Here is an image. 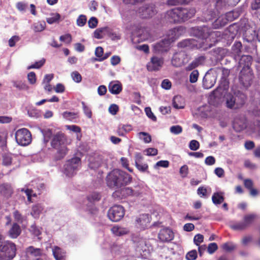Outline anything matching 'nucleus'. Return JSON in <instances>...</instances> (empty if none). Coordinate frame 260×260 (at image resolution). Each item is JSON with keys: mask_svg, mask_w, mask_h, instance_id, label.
<instances>
[{"mask_svg": "<svg viewBox=\"0 0 260 260\" xmlns=\"http://www.w3.org/2000/svg\"><path fill=\"white\" fill-rule=\"evenodd\" d=\"M107 186L111 189H117L129 184L132 176L127 173L119 169H114L106 177Z\"/></svg>", "mask_w": 260, "mask_h": 260, "instance_id": "f257e3e1", "label": "nucleus"}, {"mask_svg": "<svg viewBox=\"0 0 260 260\" xmlns=\"http://www.w3.org/2000/svg\"><path fill=\"white\" fill-rule=\"evenodd\" d=\"M196 12L194 8L177 7L168 10L165 18L171 23H179L192 18Z\"/></svg>", "mask_w": 260, "mask_h": 260, "instance_id": "f03ea898", "label": "nucleus"}, {"mask_svg": "<svg viewBox=\"0 0 260 260\" xmlns=\"http://www.w3.org/2000/svg\"><path fill=\"white\" fill-rule=\"evenodd\" d=\"M50 144L51 147L57 150L54 155L55 160L62 159L68 154V140L66 135L62 132H58L53 135Z\"/></svg>", "mask_w": 260, "mask_h": 260, "instance_id": "7ed1b4c3", "label": "nucleus"}, {"mask_svg": "<svg viewBox=\"0 0 260 260\" xmlns=\"http://www.w3.org/2000/svg\"><path fill=\"white\" fill-rule=\"evenodd\" d=\"M217 31H213L212 29L206 26H196L191 29V34L194 37L201 39L202 42L200 43H205V44H212V46L214 45L216 40H213L212 43H209L208 39L211 41V39H214L217 36Z\"/></svg>", "mask_w": 260, "mask_h": 260, "instance_id": "20e7f679", "label": "nucleus"}, {"mask_svg": "<svg viewBox=\"0 0 260 260\" xmlns=\"http://www.w3.org/2000/svg\"><path fill=\"white\" fill-rule=\"evenodd\" d=\"M16 245L11 241H5L0 249V260H12L16 254Z\"/></svg>", "mask_w": 260, "mask_h": 260, "instance_id": "39448f33", "label": "nucleus"}, {"mask_svg": "<svg viewBox=\"0 0 260 260\" xmlns=\"http://www.w3.org/2000/svg\"><path fill=\"white\" fill-rule=\"evenodd\" d=\"M81 166V160L79 157H74L67 160L64 165L63 172L66 176L72 177L75 175Z\"/></svg>", "mask_w": 260, "mask_h": 260, "instance_id": "423d86ee", "label": "nucleus"}, {"mask_svg": "<svg viewBox=\"0 0 260 260\" xmlns=\"http://www.w3.org/2000/svg\"><path fill=\"white\" fill-rule=\"evenodd\" d=\"M15 139L19 145L27 146L31 142V135L27 128H20L18 129L15 133Z\"/></svg>", "mask_w": 260, "mask_h": 260, "instance_id": "0eeeda50", "label": "nucleus"}, {"mask_svg": "<svg viewBox=\"0 0 260 260\" xmlns=\"http://www.w3.org/2000/svg\"><path fill=\"white\" fill-rule=\"evenodd\" d=\"M190 59V57L185 51H180L173 54L171 63L175 67H180L187 63Z\"/></svg>", "mask_w": 260, "mask_h": 260, "instance_id": "6e6552de", "label": "nucleus"}, {"mask_svg": "<svg viewBox=\"0 0 260 260\" xmlns=\"http://www.w3.org/2000/svg\"><path fill=\"white\" fill-rule=\"evenodd\" d=\"M139 16L143 19L150 18L157 13L156 6L153 4H145L139 7L137 11Z\"/></svg>", "mask_w": 260, "mask_h": 260, "instance_id": "1a4fd4ad", "label": "nucleus"}, {"mask_svg": "<svg viewBox=\"0 0 260 260\" xmlns=\"http://www.w3.org/2000/svg\"><path fill=\"white\" fill-rule=\"evenodd\" d=\"M125 210L121 205H114L111 207L108 212V216L112 221H120L124 216Z\"/></svg>", "mask_w": 260, "mask_h": 260, "instance_id": "9d476101", "label": "nucleus"}, {"mask_svg": "<svg viewBox=\"0 0 260 260\" xmlns=\"http://www.w3.org/2000/svg\"><path fill=\"white\" fill-rule=\"evenodd\" d=\"M197 42L193 39L184 40L178 43V47L179 48L191 47V45L196 46L198 49L202 50H206L212 47V44H205V43L197 44Z\"/></svg>", "mask_w": 260, "mask_h": 260, "instance_id": "9b49d317", "label": "nucleus"}, {"mask_svg": "<svg viewBox=\"0 0 260 260\" xmlns=\"http://www.w3.org/2000/svg\"><path fill=\"white\" fill-rule=\"evenodd\" d=\"M151 216L149 214L139 215L135 220L136 226L141 230H145L150 226Z\"/></svg>", "mask_w": 260, "mask_h": 260, "instance_id": "f8f14e48", "label": "nucleus"}, {"mask_svg": "<svg viewBox=\"0 0 260 260\" xmlns=\"http://www.w3.org/2000/svg\"><path fill=\"white\" fill-rule=\"evenodd\" d=\"M253 74L250 69H242L239 74V82L245 87H248L251 85Z\"/></svg>", "mask_w": 260, "mask_h": 260, "instance_id": "ddd939ff", "label": "nucleus"}, {"mask_svg": "<svg viewBox=\"0 0 260 260\" xmlns=\"http://www.w3.org/2000/svg\"><path fill=\"white\" fill-rule=\"evenodd\" d=\"M247 126V120L244 116H239L235 118L233 122V127L237 132H240Z\"/></svg>", "mask_w": 260, "mask_h": 260, "instance_id": "4468645a", "label": "nucleus"}, {"mask_svg": "<svg viewBox=\"0 0 260 260\" xmlns=\"http://www.w3.org/2000/svg\"><path fill=\"white\" fill-rule=\"evenodd\" d=\"M174 237V233L169 228H164L160 230L158 238L162 242H169L172 241Z\"/></svg>", "mask_w": 260, "mask_h": 260, "instance_id": "2eb2a0df", "label": "nucleus"}, {"mask_svg": "<svg viewBox=\"0 0 260 260\" xmlns=\"http://www.w3.org/2000/svg\"><path fill=\"white\" fill-rule=\"evenodd\" d=\"M163 60L158 57L153 56L151 57L150 61L147 65V69L149 71H158L163 64Z\"/></svg>", "mask_w": 260, "mask_h": 260, "instance_id": "dca6fc26", "label": "nucleus"}, {"mask_svg": "<svg viewBox=\"0 0 260 260\" xmlns=\"http://www.w3.org/2000/svg\"><path fill=\"white\" fill-rule=\"evenodd\" d=\"M170 41L168 39L162 40L153 46V49L155 53H162L168 51L170 46Z\"/></svg>", "mask_w": 260, "mask_h": 260, "instance_id": "f3484780", "label": "nucleus"}, {"mask_svg": "<svg viewBox=\"0 0 260 260\" xmlns=\"http://www.w3.org/2000/svg\"><path fill=\"white\" fill-rule=\"evenodd\" d=\"M126 198L129 196L134 197H139L142 194V189L140 185L134 186L132 187H125Z\"/></svg>", "mask_w": 260, "mask_h": 260, "instance_id": "a211bd4d", "label": "nucleus"}, {"mask_svg": "<svg viewBox=\"0 0 260 260\" xmlns=\"http://www.w3.org/2000/svg\"><path fill=\"white\" fill-rule=\"evenodd\" d=\"M235 103H236V109H239L243 107L245 104L246 96L245 94L238 91L235 92L234 94Z\"/></svg>", "mask_w": 260, "mask_h": 260, "instance_id": "6ab92c4d", "label": "nucleus"}, {"mask_svg": "<svg viewBox=\"0 0 260 260\" xmlns=\"http://www.w3.org/2000/svg\"><path fill=\"white\" fill-rule=\"evenodd\" d=\"M13 193L11 186L8 184L0 185V194L6 199L11 197Z\"/></svg>", "mask_w": 260, "mask_h": 260, "instance_id": "aec40b11", "label": "nucleus"}, {"mask_svg": "<svg viewBox=\"0 0 260 260\" xmlns=\"http://www.w3.org/2000/svg\"><path fill=\"white\" fill-rule=\"evenodd\" d=\"M133 241L135 243L136 250L142 254V252L146 250V244L145 241L141 238H134Z\"/></svg>", "mask_w": 260, "mask_h": 260, "instance_id": "412c9836", "label": "nucleus"}, {"mask_svg": "<svg viewBox=\"0 0 260 260\" xmlns=\"http://www.w3.org/2000/svg\"><path fill=\"white\" fill-rule=\"evenodd\" d=\"M252 58L250 55H242L239 61V65L242 69H250Z\"/></svg>", "mask_w": 260, "mask_h": 260, "instance_id": "4be33fe9", "label": "nucleus"}, {"mask_svg": "<svg viewBox=\"0 0 260 260\" xmlns=\"http://www.w3.org/2000/svg\"><path fill=\"white\" fill-rule=\"evenodd\" d=\"M52 253L56 260H66V253L59 247L54 246L52 248Z\"/></svg>", "mask_w": 260, "mask_h": 260, "instance_id": "5701e85b", "label": "nucleus"}, {"mask_svg": "<svg viewBox=\"0 0 260 260\" xmlns=\"http://www.w3.org/2000/svg\"><path fill=\"white\" fill-rule=\"evenodd\" d=\"M109 91L113 94H118L122 91L121 84L118 81H112L108 86Z\"/></svg>", "mask_w": 260, "mask_h": 260, "instance_id": "b1692460", "label": "nucleus"}, {"mask_svg": "<svg viewBox=\"0 0 260 260\" xmlns=\"http://www.w3.org/2000/svg\"><path fill=\"white\" fill-rule=\"evenodd\" d=\"M205 57L203 56L196 58L191 63H190L186 68V71H191L200 65L204 64Z\"/></svg>", "mask_w": 260, "mask_h": 260, "instance_id": "393cba45", "label": "nucleus"}, {"mask_svg": "<svg viewBox=\"0 0 260 260\" xmlns=\"http://www.w3.org/2000/svg\"><path fill=\"white\" fill-rule=\"evenodd\" d=\"M21 230L19 225L15 222L13 223L8 232V235L11 238H16L21 234Z\"/></svg>", "mask_w": 260, "mask_h": 260, "instance_id": "a878e982", "label": "nucleus"}, {"mask_svg": "<svg viewBox=\"0 0 260 260\" xmlns=\"http://www.w3.org/2000/svg\"><path fill=\"white\" fill-rule=\"evenodd\" d=\"M228 82L224 80L214 90L212 91V93L215 96H217V93H219V94H222L224 90H227L228 89Z\"/></svg>", "mask_w": 260, "mask_h": 260, "instance_id": "bb28decb", "label": "nucleus"}, {"mask_svg": "<svg viewBox=\"0 0 260 260\" xmlns=\"http://www.w3.org/2000/svg\"><path fill=\"white\" fill-rule=\"evenodd\" d=\"M224 197L222 192H216L213 193L212 197V201L214 204L218 205L223 202Z\"/></svg>", "mask_w": 260, "mask_h": 260, "instance_id": "cd10ccee", "label": "nucleus"}, {"mask_svg": "<svg viewBox=\"0 0 260 260\" xmlns=\"http://www.w3.org/2000/svg\"><path fill=\"white\" fill-rule=\"evenodd\" d=\"M112 233L116 236H121L127 234L129 231L127 229L118 226H114L111 229Z\"/></svg>", "mask_w": 260, "mask_h": 260, "instance_id": "c85d7f7f", "label": "nucleus"}, {"mask_svg": "<svg viewBox=\"0 0 260 260\" xmlns=\"http://www.w3.org/2000/svg\"><path fill=\"white\" fill-rule=\"evenodd\" d=\"M132 127L131 125L120 124L117 129L116 133L119 136H124L125 134L132 131Z\"/></svg>", "mask_w": 260, "mask_h": 260, "instance_id": "c756f323", "label": "nucleus"}, {"mask_svg": "<svg viewBox=\"0 0 260 260\" xmlns=\"http://www.w3.org/2000/svg\"><path fill=\"white\" fill-rule=\"evenodd\" d=\"M44 208L41 204H37L32 207L31 215L35 218H38Z\"/></svg>", "mask_w": 260, "mask_h": 260, "instance_id": "7c9ffc66", "label": "nucleus"}, {"mask_svg": "<svg viewBox=\"0 0 260 260\" xmlns=\"http://www.w3.org/2000/svg\"><path fill=\"white\" fill-rule=\"evenodd\" d=\"M215 83L214 77H204L203 80V86L205 89H210Z\"/></svg>", "mask_w": 260, "mask_h": 260, "instance_id": "2f4dec72", "label": "nucleus"}, {"mask_svg": "<svg viewBox=\"0 0 260 260\" xmlns=\"http://www.w3.org/2000/svg\"><path fill=\"white\" fill-rule=\"evenodd\" d=\"M183 99L181 96H175L173 101V107L176 109H183L184 108V103Z\"/></svg>", "mask_w": 260, "mask_h": 260, "instance_id": "473e14b6", "label": "nucleus"}, {"mask_svg": "<svg viewBox=\"0 0 260 260\" xmlns=\"http://www.w3.org/2000/svg\"><path fill=\"white\" fill-rule=\"evenodd\" d=\"M234 94H228L226 98V106L231 109H236V103Z\"/></svg>", "mask_w": 260, "mask_h": 260, "instance_id": "72a5a7b5", "label": "nucleus"}, {"mask_svg": "<svg viewBox=\"0 0 260 260\" xmlns=\"http://www.w3.org/2000/svg\"><path fill=\"white\" fill-rule=\"evenodd\" d=\"M125 190L126 188L124 187L115 190L112 194L113 197L118 199L126 198V194Z\"/></svg>", "mask_w": 260, "mask_h": 260, "instance_id": "f704fd0d", "label": "nucleus"}, {"mask_svg": "<svg viewBox=\"0 0 260 260\" xmlns=\"http://www.w3.org/2000/svg\"><path fill=\"white\" fill-rule=\"evenodd\" d=\"M101 199V194L96 192H93L87 197V199L90 203L99 201Z\"/></svg>", "mask_w": 260, "mask_h": 260, "instance_id": "c9c22d12", "label": "nucleus"}, {"mask_svg": "<svg viewBox=\"0 0 260 260\" xmlns=\"http://www.w3.org/2000/svg\"><path fill=\"white\" fill-rule=\"evenodd\" d=\"M239 15L240 14L238 11L233 10L226 13L225 17L226 20H228V21H232L238 18Z\"/></svg>", "mask_w": 260, "mask_h": 260, "instance_id": "e433bc0d", "label": "nucleus"}, {"mask_svg": "<svg viewBox=\"0 0 260 260\" xmlns=\"http://www.w3.org/2000/svg\"><path fill=\"white\" fill-rule=\"evenodd\" d=\"M193 0H167L166 4L168 6H176L187 4Z\"/></svg>", "mask_w": 260, "mask_h": 260, "instance_id": "4c0bfd02", "label": "nucleus"}, {"mask_svg": "<svg viewBox=\"0 0 260 260\" xmlns=\"http://www.w3.org/2000/svg\"><path fill=\"white\" fill-rule=\"evenodd\" d=\"M242 47V44L240 42H235L232 46V52L235 54L236 57H240Z\"/></svg>", "mask_w": 260, "mask_h": 260, "instance_id": "58836bf2", "label": "nucleus"}, {"mask_svg": "<svg viewBox=\"0 0 260 260\" xmlns=\"http://www.w3.org/2000/svg\"><path fill=\"white\" fill-rule=\"evenodd\" d=\"M27 252L34 256H41L43 250L40 248H36L33 246H29L27 249Z\"/></svg>", "mask_w": 260, "mask_h": 260, "instance_id": "ea45409f", "label": "nucleus"}, {"mask_svg": "<svg viewBox=\"0 0 260 260\" xmlns=\"http://www.w3.org/2000/svg\"><path fill=\"white\" fill-rule=\"evenodd\" d=\"M107 29V27L99 28L95 30L93 33V36L98 39H101L104 38V32Z\"/></svg>", "mask_w": 260, "mask_h": 260, "instance_id": "a19ab883", "label": "nucleus"}, {"mask_svg": "<svg viewBox=\"0 0 260 260\" xmlns=\"http://www.w3.org/2000/svg\"><path fill=\"white\" fill-rule=\"evenodd\" d=\"M62 116L67 120L72 121L78 117V113L65 111L62 113Z\"/></svg>", "mask_w": 260, "mask_h": 260, "instance_id": "79ce46f5", "label": "nucleus"}, {"mask_svg": "<svg viewBox=\"0 0 260 260\" xmlns=\"http://www.w3.org/2000/svg\"><path fill=\"white\" fill-rule=\"evenodd\" d=\"M45 28V22H38L34 24L33 29L35 32H40Z\"/></svg>", "mask_w": 260, "mask_h": 260, "instance_id": "37998d69", "label": "nucleus"}, {"mask_svg": "<svg viewBox=\"0 0 260 260\" xmlns=\"http://www.w3.org/2000/svg\"><path fill=\"white\" fill-rule=\"evenodd\" d=\"M45 61V59L43 58L39 61H36L35 63L28 66L27 67V69L29 70L31 69H40L44 64Z\"/></svg>", "mask_w": 260, "mask_h": 260, "instance_id": "c03bdc74", "label": "nucleus"}, {"mask_svg": "<svg viewBox=\"0 0 260 260\" xmlns=\"http://www.w3.org/2000/svg\"><path fill=\"white\" fill-rule=\"evenodd\" d=\"M232 229L235 230H243L247 228L246 223L244 221L236 223L231 225Z\"/></svg>", "mask_w": 260, "mask_h": 260, "instance_id": "a18cd8bd", "label": "nucleus"}, {"mask_svg": "<svg viewBox=\"0 0 260 260\" xmlns=\"http://www.w3.org/2000/svg\"><path fill=\"white\" fill-rule=\"evenodd\" d=\"M12 157L10 154H4L3 155V164L4 166H10L12 164Z\"/></svg>", "mask_w": 260, "mask_h": 260, "instance_id": "49530a36", "label": "nucleus"}, {"mask_svg": "<svg viewBox=\"0 0 260 260\" xmlns=\"http://www.w3.org/2000/svg\"><path fill=\"white\" fill-rule=\"evenodd\" d=\"M13 217L15 220V221L19 222V223H22L24 221V217L22 216V215L20 213V212L17 210H16L13 212Z\"/></svg>", "mask_w": 260, "mask_h": 260, "instance_id": "de8ad7c7", "label": "nucleus"}, {"mask_svg": "<svg viewBox=\"0 0 260 260\" xmlns=\"http://www.w3.org/2000/svg\"><path fill=\"white\" fill-rule=\"evenodd\" d=\"M81 104L82 105L83 112L85 115L88 118H91L92 117V112L90 108L86 106L84 102H82Z\"/></svg>", "mask_w": 260, "mask_h": 260, "instance_id": "09e8293b", "label": "nucleus"}, {"mask_svg": "<svg viewBox=\"0 0 260 260\" xmlns=\"http://www.w3.org/2000/svg\"><path fill=\"white\" fill-rule=\"evenodd\" d=\"M197 193L201 198H206L208 197L207 190L203 186H200L198 188Z\"/></svg>", "mask_w": 260, "mask_h": 260, "instance_id": "8fccbe9b", "label": "nucleus"}, {"mask_svg": "<svg viewBox=\"0 0 260 260\" xmlns=\"http://www.w3.org/2000/svg\"><path fill=\"white\" fill-rule=\"evenodd\" d=\"M60 18V16L58 13L52 15L50 17L46 19V21L49 24H53L57 21Z\"/></svg>", "mask_w": 260, "mask_h": 260, "instance_id": "3c124183", "label": "nucleus"}, {"mask_svg": "<svg viewBox=\"0 0 260 260\" xmlns=\"http://www.w3.org/2000/svg\"><path fill=\"white\" fill-rule=\"evenodd\" d=\"M199 77V72L197 70H193L190 74L189 81L193 83L197 81Z\"/></svg>", "mask_w": 260, "mask_h": 260, "instance_id": "603ef678", "label": "nucleus"}, {"mask_svg": "<svg viewBox=\"0 0 260 260\" xmlns=\"http://www.w3.org/2000/svg\"><path fill=\"white\" fill-rule=\"evenodd\" d=\"M198 256L196 250H192L187 253L186 258L187 260H195Z\"/></svg>", "mask_w": 260, "mask_h": 260, "instance_id": "864d4df0", "label": "nucleus"}, {"mask_svg": "<svg viewBox=\"0 0 260 260\" xmlns=\"http://www.w3.org/2000/svg\"><path fill=\"white\" fill-rule=\"evenodd\" d=\"M200 146V143L198 141L192 140L189 143V148L191 150L196 151L199 149Z\"/></svg>", "mask_w": 260, "mask_h": 260, "instance_id": "5fc2aeb1", "label": "nucleus"}, {"mask_svg": "<svg viewBox=\"0 0 260 260\" xmlns=\"http://www.w3.org/2000/svg\"><path fill=\"white\" fill-rule=\"evenodd\" d=\"M228 6L225 0H217L215 4V7L217 10H220Z\"/></svg>", "mask_w": 260, "mask_h": 260, "instance_id": "6e6d98bb", "label": "nucleus"}, {"mask_svg": "<svg viewBox=\"0 0 260 260\" xmlns=\"http://www.w3.org/2000/svg\"><path fill=\"white\" fill-rule=\"evenodd\" d=\"M229 21L226 20V17L224 16L219 17L214 22L215 24H219L220 26H223L228 23Z\"/></svg>", "mask_w": 260, "mask_h": 260, "instance_id": "4d7b16f0", "label": "nucleus"}, {"mask_svg": "<svg viewBox=\"0 0 260 260\" xmlns=\"http://www.w3.org/2000/svg\"><path fill=\"white\" fill-rule=\"evenodd\" d=\"M87 22V19L85 15H81L77 19V24L79 26H83Z\"/></svg>", "mask_w": 260, "mask_h": 260, "instance_id": "13d9d810", "label": "nucleus"}, {"mask_svg": "<svg viewBox=\"0 0 260 260\" xmlns=\"http://www.w3.org/2000/svg\"><path fill=\"white\" fill-rule=\"evenodd\" d=\"M98 20L94 17H91L88 22V26L91 28H95L98 25Z\"/></svg>", "mask_w": 260, "mask_h": 260, "instance_id": "bf43d9fd", "label": "nucleus"}, {"mask_svg": "<svg viewBox=\"0 0 260 260\" xmlns=\"http://www.w3.org/2000/svg\"><path fill=\"white\" fill-rule=\"evenodd\" d=\"M170 132L175 135H178L182 133V128L179 125H174L171 127Z\"/></svg>", "mask_w": 260, "mask_h": 260, "instance_id": "052dcab7", "label": "nucleus"}, {"mask_svg": "<svg viewBox=\"0 0 260 260\" xmlns=\"http://www.w3.org/2000/svg\"><path fill=\"white\" fill-rule=\"evenodd\" d=\"M146 115L154 121L157 120L156 117L153 114L150 107H146L145 109Z\"/></svg>", "mask_w": 260, "mask_h": 260, "instance_id": "680f3d73", "label": "nucleus"}, {"mask_svg": "<svg viewBox=\"0 0 260 260\" xmlns=\"http://www.w3.org/2000/svg\"><path fill=\"white\" fill-rule=\"evenodd\" d=\"M255 216L253 215H246L244 217V222L246 223L247 228L253 222Z\"/></svg>", "mask_w": 260, "mask_h": 260, "instance_id": "e2e57ef3", "label": "nucleus"}, {"mask_svg": "<svg viewBox=\"0 0 260 260\" xmlns=\"http://www.w3.org/2000/svg\"><path fill=\"white\" fill-rule=\"evenodd\" d=\"M218 249L217 244L216 243H211L207 247L208 252L210 254L213 253Z\"/></svg>", "mask_w": 260, "mask_h": 260, "instance_id": "0e129e2a", "label": "nucleus"}, {"mask_svg": "<svg viewBox=\"0 0 260 260\" xmlns=\"http://www.w3.org/2000/svg\"><path fill=\"white\" fill-rule=\"evenodd\" d=\"M251 12L256 11L260 9V0H253L251 4Z\"/></svg>", "mask_w": 260, "mask_h": 260, "instance_id": "69168bd1", "label": "nucleus"}, {"mask_svg": "<svg viewBox=\"0 0 260 260\" xmlns=\"http://www.w3.org/2000/svg\"><path fill=\"white\" fill-rule=\"evenodd\" d=\"M30 232L33 235L37 237L39 236L42 234L40 229L36 225H32L31 226Z\"/></svg>", "mask_w": 260, "mask_h": 260, "instance_id": "338daca9", "label": "nucleus"}, {"mask_svg": "<svg viewBox=\"0 0 260 260\" xmlns=\"http://www.w3.org/2000/svg\"><path fill=\"white\" fill-rule=\"evenodd\" d=\"M203 240H204L203 235L198 234L194 237L193 242H194V243L196 245L199 246L200 243H201L203 242Z\"/></svg>", "mask_w": 260, "mask_h": 260, "instance_id": "774afa93", "label": "nucleus"}]
</instances>
